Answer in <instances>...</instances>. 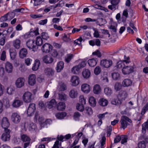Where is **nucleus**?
Returning a JSON list of instances; mask_svg holds the SVG:
<instances>
[{"instance_id": "nucleus-1", "label": "nucleus", "mask_w": 148, "mask_h": 148, "mask_svg": "<svg viewBox=\"0 0 148 148\" xmlns=\"http://www.w3.org/2000/svg\"><path fill=\"white\" fill-rule=\"evenodd\" d=\"M127 121L130 123H132V120L128 117L125 116H122L120 121L121 127L124 129L126 128L128 125Z\"/></svg>"}, {"instance_id": "nucleus-2", "label": "nucleus", "mask_w": 148, "mask_h": 148, "mask_svg": "<svg viewBox=\"0 0 148 148\" xmlns=\"http://www.w3.org/2000/svg\"><path fill=\"white\" fill-rule=\"evenodd\" d=\"M135 66H125L122 69V72L124 75H129L133 73L135 68Z\"/></svg>"}, {"instance_id": "nucleus-3", "label": "nucleus", "mask_w": 148, "mask_h": 148, "mask_svg": "<svg viewBox=\"0 0 148 148\" xmlns=\"http://www.w3.org/2000/svg\"><path fill=\"white\" fill-rule=\"evenodd\" d=\"M21 140L25 143L24 148H26L30 145L31 139L30 137L26 134H23L21 136Z\"/></svg>"}, {"instance_id": "nucleus-4", "label": "nucleus", "mask_w": 148, "mask_h": 148, "mask_svg": "<svg viewBox=\"0 0 148 148\" xmlns=\"http://www.w3.org/2000/svg\"><path fill=\"white\" fill-rule=\"evenodd\" d=\"M27 47L29 49H32L34 51H36L38 48V47L35 43V40H28L26 42Z\"/></svg>"}, {"instance_id": "nucleus-5", "label": "nucleus", "mask_w": 148, "mask_h": 148, "mask_svg": "<svg viewBox=\"0 0 148 148\" xmlns=\"http://www.w3.org/2000/svg\"><path fill=\"white\" fill-rule=\"evenodd\" d=\"M23 98L25 102L29 103L31 102L33 99V97L31 93L29 92H26L23 94Z\"/></svg>"}, {"instance_id": "nucleus-6", "label": "nucleus", "mask_w": 148, "mask_h": 148, "mask_svg": "<svg viewBox=\"0 0 148 148\" xmlns=\"http://www.w3.org/2000/svg\"><path fill=\"white\" fill-rule=\"evenodd\" d=\"M10 132L11 130L9 129H6L4 130V132L3 133L1 137L2 140L6 142L10 140Z\"/></svg>"}, {"instance_id": "nucleus-7", "label": "nucleus", "mask_w": 148, "mask_h": 148, "mask_svg": "<svg viewBox=\"0 0 148 148\" xmlns=\"http://www.w3.org/2000/svg\"><path fill=\"white\" fill-rule=\"evenodd\" d=\"M11 119L14 123L17 124L20 122L21 117L17 113L14 112L13 113L11 116Z\"/></svg>"}, {"instance_id": "nucleus-8", "label": "nucleus", "mask_w": 148, "mask_h": 148, "mask_svg": "<svg viewBox=\"0 0 148 148\" xmlns=\"http://www.w3.org/2000/svg\"><path fill=\"white\" fill-rule=\"evenodd\" d=\"M36 110L35 104L34 103L29 104L27 109V114L29 116H32Z\"/></svg>"}, {"instance_id": "nucleus-9", "label": "nucleus", "mask_w": 148, "mask_h": 148, "mask_svg": "<svg viewBox=\"0 0 148 148\" xmlns=\"http://www.w3.org/2000/svg\"><path fill=\"white\" fill-rule=\"evenodd\" d=\"M25 80L23 77H20L16 81L15 85L17 88H21L24 86Z\"/></svg>"}, {"instance_id": "nucleus-10", "label": "nucleus", "mask_w": 148, "mask_h": 148, "mask_svg": "<svg viewBox=\"0 0 148 148\" xmlns=\"http://www.w3.org/2000/svg\"><path fill=\"white\" fill-rule=\"evenodd\" d=\"M1 124V126L4 130L8 129V128L10 126V123L8 119L6 117H4L2 119Z\"/></svg>"}, {"instance_id": "nucleus-11", "label": "nucleus", "mask_w": 148, "mask_h": 148, "mask_svg": "<svg viewBox=\"0 0 148 148\" xmlns=\"http://www.w3.org/2000/svg\"><path fill=\"white\" fill-rule=\"evenodd\" d=\"M52 46L48 43H45L42 47V50L44 53H49L52 50Z\"/></svg>"}, {"instance_id": "nucleus-12", "label": "nucleus", "mask_w": 148, "mask_h": 148, "mask_svg": "<svg viewBox=\"0 0 148 148\" xmlns=\"http://www.w3.org/2000/svg\"><path fill=\"white\" fill-rule=\"evenodd\" d=\"M112 61L111 60H103L101 61L100 64L102 66L105 68H108L112 64Z\"/></svg>"}, {"instance_id": "nucleus-13", "label": "nucleus", "mask_w": 148, "mask_h": 148, "mask_svg": "<svg viewBox=\"0 0 148 148\" xmlns=\"http://www.w3.org/2000/svg\"><path fill=\"white\" fill-rule=\"evenodd\" d=\"M71 82L72 85L73 86H76L79 83L80 80L79 77L76 75H73L71 77Z\"/></svg>"}, {"instance_id": "nucleus-14", "label": "nucleus", "mask_w": 148, "mask_h": 148, "mask_svg": "<svg viewBox=\"0 0 148 148\" xmlns=\"http://www.w3.org/2000/svg\"><path fill=\"white\" fill-rule=\"evenodd\" d=\"M119 1V0H111L110 2L112 5H109L108 8L112 10H116Z\"/></svg>"}, {"instance_id": "nucleus-15", "label": "nucleus", "mask_w": 148, "mask_h": 148, "mask_svg": "<svg viewBox=\"0 0 148 148\" xmlns=\"http://www.w3.org/2000/svg\"><path fill=\"white\" fill-rule=\"evenodd\" d=\"M36 82V77L35 75L32 74L30 75L28 77V83L31 86L34 85Z\"/></svg>"}, {"instance_id": "nucleus-16", "label": "nucleus", "mask_w": 148, "mask_h": 148, "mask_svg": "<svg viewBox=\"0 0 148 148\" xmlns=\"http://www.w3.org/2000/svg\"><path fill=\"white\" fill-rule=\"evenodd\" d=\"M43 60L45 63L51 64L53 62V60L50 55H47L43 57Z\"/></svg>"}, {"instance_id": "nucleus-17", "label": "nucleus", "mask_w": 148, "mask_h": 148, "mask_svg": "<svg viewBox=\"0 0 148 148\" xmlns=\"http://www.w3.org/2000/svg\"><path fill=\"white\" fill-rule=\"evenodd\" d=\"M13 66L12 64L9 62H7L5 64V70L8 73H11L13 70Z\"/></svg>"}, {"instance_id": "nucleus-18", "label": "nucleus", "mask_w": 148, "mask_h": 148, "mask_svg": "<svg viewBox=\"0 0 148 148\" xmlns=\"http://www.w3.org/2000/svg\"><path fill=\"white\" fill-rule=\"evenodd\" d=\"M81 88L82 91L84 93H88L90 91V87L89 85L84 84L82 85Z\"/></svg>"}, {"instance_id": "nucleus-19", "label": "nucleus", "mask_w": 148, "mask_h": 148, "mask_svg": "<svg viewBox=\"0 0 148 148\" xmlns=\"http://www.w3.org/2000/svg\"><path fill=\"white\" fill-rule=\"evenodd\" d=\"M44 72L45 74L48 76H52L54 73L53 69L50 67L45 68L44 70Z\"/></svg>"}, {"instance_id": "nucleus-20", "label": "nucleus", "mask_w": 148, "mask_h": 148, "mask_svg": "<svg viewBox=\"0 0 148 148\" xmlns=\"http://www.w3.org/2000/svg\"><path fill=\"white\" fill-rule=\"evenodd\" d=\"M21 42L18 39H16L13 41L12 44L14 47L16 49H19L21 46Z\"/></svg>"}, {"instance_id": "nucleus-21", "label": "nucleus", "mask_w": 148, "mask_h": 148, "mask_svg": "<svg viewBox=\"0 0 148 148\" xmlns=\"http://www.w3.org/2000/svg\"><path fill=\"white\" fill-rule=\"evenodd\" d=\"M23 102L22 101L18 99H15L12 104L14 107L17 108L23 104Z\"/></svg>"}, {"instance_id": "nucleus-22", "label": "nucleus", "mask_w": 148, "mask_h": 148, "mask_svg": "<svg viewBox=\"0 0 148 148\" xmlns=\"http://www.w3.org/2000/svg\"><path fill=\"white\" fill-rule=\"evenodd\" d=\"M27 54V49L25 48L22 49L19 52V56L20 58H23L26 56Z\"/></svg>"}, {"instance_id": "nucleus-23", "label": "nucleus", "mask_w": 148, "mask_h": 148, "mask_svg": "<svg viewBox=\"0 0 148 148\" xmlns=\"http://www.w3.org/2000/svg\"><path fill=\"white\" fill-rule=\"evenodd\" d=\"M83 77L85 79L89 78L90 75V72L88 69H84L82 72Z\"/></svg>"}, {"instance_id": "nucleus-24", "label": "nucleus", "mask_w": 148, "mask_h": 148, "mask_svg": "<svg viewBox=\"0 0 148 148\" xmlns=\"http://www.w3.org/2000/svg\"><path fill=\"white\" fill-rule=\"evenodd\" d=\"M132 82L129 79H125L122 82V84L124 87H128L131 85Z\"/></svg>"}, {"instance_id": "nucleus-25", "label": "nucleus", "mask_w": 148, "mask_h": 148, "mask_svg": "<svg viewBox=\"0 0 148 148\" xmlns=\"http://www.w3.org/2000/svg\"><path fill=\"white\" fill-rule=\"evenodd\" d=\"M101 91V88L100 85L96 84L93 86V92L94 93L96 94H99Z\"/></svg>"}, {"instance_id": "nucleus-26", "label": "nucleus", "mask_w": 148, "mask_h": 148, "mask_svg": "<svg viewBox=\"0 0 148 148\" xmlns=\"http://www.w3.org/2000/svg\"><path fill=\"white\" fill-rule=\"evenodd\" d=\"M64 67V63L62 61H60L58 63L56 69L58 72H60Z\"/></svg>"}, {"instance_id": "nucleus-27", "label": "nucleus", "mask_w": 148, "mask_h": 148, "mask_svg": "<svg viewBox=\"0 0 148 148\" xmlns=\"http://www.w3.org/2000/svg\"><path fill=\"white\" fill-rule=\"evenodd\" d=\"M77 90L75 89H73L70 91L69 95L71 98H74L77 97Z\"/></svg>"}, {"instance_id": "nucleus-28", "label": "nucleus", "mask_w": 148, "mask_h": 148, "mask_svg": "<svg viewBox=\"0 0 148 148\" xmlns=\"http://www.w3.org/2000/svg\"><path fill=\"white\" fill-rule=\"evenodd\" d=\"M88 62L90 66L93 67L96 65L97 62L96 59L92 58L88 60Z\"/></svg>"}, {"instance_id": "nucleus-29", "label": "nucleus", "mask_w": 148, "mask_h": 148, "mask_svg": "<svg viewBox=\"0 0 148 148\" xmlns=\"http://www.w3.org/2000/svg\"><path fill=\"white\" fill-rule=\"evenodd\" d=\"M56 102L55 99H51L47 105V107L51 109L53 107H55L56 105Z\"/></svg>"}, {"instance_id": "nucleus-30", "label": "nucleus", "mask_w": 148, "mask_h": 148, "mask_svg": "<svg viewBox=\"0 0 148 148\" xmlns=\"http://www.w3.org/2000/svg\"><path fill=\"white\" fill-rule=\"evenodd\" d=\"M65 107V103L63 102H60L57 105V108L58 110H63Z\"/></svg>"}, {"instance_id": "nucleus-31", "label": "nucleus", "mask_w": 148, "mask_h": 148, "mask_svg": "<svg viewBox=\"0 0 148 148\" xmlns=\"http://www.w3.org/2000/svg\"><path fill=\"white\" fill-rule=\"evenodd\" d=\"M40 64V63L39 60H36L32 67V70L34 71L37 70L38 69Z\"/></svg>"}, {"instance_id": "nucleus-32", "label": "nucleus", "mask_w": 148, "mask_h": 148, "mask_svg": "<svg viewBox=\"0 0 148 148\" xmlns=\"http://www.w3.org/2000/svg\"><path fill=\"white\" fill-rule=\"evenodd\" d=\"M89 102L90 105L92 106H95L96 104V101L95 98L92 97H90L89 99Z\"/></svg>"}, {"instance_id": "nucleus-33", "label": "nucleus", "mask_w": 148, "mask_h": 148, "mask_svg": "<svg viewBox=\"0 0 148 148\" xmlns=\"http://www.w3.org/2000/svg\"><path fill=\"white\" fill-rule=\"evenodd\" d=\"M119 95L121 97V99L125 100L127 97L128 94L126 91L121 90L119 92Z\"/></svg>"}, {"instance_id": "nucleus-34", "label": "nucleus", "mask_w": 148, "mask_h": 148, "mask_svg": "<svg viewBox=\"0 0 148 148\" xmlns=\"http://www.w3.org/2000/svg\"><path fill=\"white\" fill-rule=\"evenodd\" d=\"M66 115V112H59L56 114V116L58 119H63Z\"/></svg>"}, {"instance_id": "nucleus-35", "label": "nucleus", "mask_w": 148, "mask_h": 148, "mask_svg": "<svg viewBox=\"0 0 148 148\" xmlns=\"http://www.w3.org/2000/svg\"><path fill=\"white\" fill-rule=\"evenodd\" d=\"M35 43L37 46H40L42 44L43 40L40 36H38L36 37Z\"/></svg>"}, {"instance_id": "nucleus-36", "label": "nucleus", "mask_w": 148, "mask_h": 148, "mask_svg": "<svg viewBox=\"0 0 148 148\" xmlns=\"http://www.w3.org/2000/svg\"><path fill=\"white\" fill-rule=\"evenodd\" d=\"M99 103L100 105L103 106H104L107 105L108 101L105 99L101 98L99 100Z\"/></svg>"}, {"instance_id": "nucleus-37", "label": "nucleus", "mask_w": 148, "mask_h": 148, "mask_svg": "<svg viewBox=\"0 0 148 148\" xmlns=\"http://www.w3.org/2000/svg\"><path fill=\"white\" fill-rule=\"evenodd\" d=\"M122 99H118L117 100H115V99L112 101L111 102L112 104L116 105L117 106H120L122 102Z\"/></svg>"}, {"instance_id": "nucleus-38", "label": "nucleus", "mask_w": 148, "mask_h": 148, "mask_svg": "<svg viewBox=\"0 0 148 148\" xmlns=\"http://www.w3.org/2000/svg\"><path fill=\"white\" fill-rule=\"evenodd\" d=\"M60 86L59 90L61 91H63L66 89V84L62 82H60L59 83Z\"/></svg>"}, {"instance_id": "nucleus-39", "label": "nucleus", "mask_w": 148, "mask_h": 148, "mask_svg": "<svg viewBox=\"0 0 148 148\" xmlns=\"http://www.w3.org/2000/svg\"><path fill=\"white\" fill-rule=\"evenodd\" d=\"M81 68H80V67L78 65H76L75 66H74L71 70L72 72L75 74H77L78 73L79 71V69Z\"/></svg>"}, {"instance_id": "nucleus-40", "label": "nucleus", "mask_w": 148, "mask_h": 148, "mask_svg": "<svg viewBox=\"0 0 148 148\" xmlns=\"http://www.w3.org/2000/svg\"><path fill=\"white\" fill-rule=\"evenodd\" d=\"M59 99L61 101H66V100L67 95L63 92L59 94Z\"/></svg>"}, {"instance_id": "nucleus-41", "label": "nucleus", "mask_w": 148, "mask_h": 148, "mask_svg": "<svg viewBox=\"0 0 148 148\" xmlns=\"http://www.w3.org/2000/svg\"><path fill=\"white\" fill-rule=\"evenodd\" d=\"M73 57V54H67L65 57V61L67 63L69 62Z\"/></svg>"}, {"instance_id": "nucleus-42", "label": "nucleus", "mask_w": 148, "mask_h": 148, "mask_svg": "<svg viewBox=\"0 0 148 148\" xmlns=\"http://www.w3.org/2000/svg\"><path fill=\"white\" fill-rule=\"evenodd\" d=\"M122 86L120 83H116L114 86V88L116 91L120 90L122 88Z\"/></svg>"}, {"instance_id": "nucleus-43", "label": "nucleus", "mask_w": 148, "mask_h": 148, "mask_svg": "<svg viewBox=\"0 0 148 148\" xmlns=\"http://www.w3.org/2000/svg\"><path fill=\"white\" fill-rule=\"evenodd\" d=\"M85 112L88 116H90L92 114V110L91 108L86 107L85 110Z\"/></svg>"}, {"instance_id": "nucleus-44", "label": "nucleus", "mask_w": 148, "mask_h": 148, "mask_svg": "<svg viewBox=\"0 0 148 148\" xmlns=\"http://www.w3.org/2000/svg\"><path fill=\"white\" fill-rule=\"evenodd\" d=\"M104 92L105 94L109 96L112 93V91L110 88L107 87L104 89Z\"/></svg>"}, {"instance_id": "nucleus-45", "label": "nucleus", "mask_w": 148, "mask_h": 148, "mask_svg": "<svg viewBox=\"0 0 148 148\" xmlns=\"http://www.w3.org/2000/svg\"><path fill=\"white\" fill-rule=\"evenodd\" d=\"M36 128V124L33 123H30L29 125V129L30 131L35 130Z\"/></svg>"}, {"instance_id": "nucleus-46", "label": "nucleus", "mask_w": 148, "mask_h": 148, "mask_svg": "<svg viewBox=\"0 0 148 148\" xmlns=\"http://www.w3.org/2000/svg\"><path fill=\"white\" fill-rule=\"evenodd\" d=\"M101 71V67L99 66H97L94 70V73L97 75H99Z\"/></svg>"}, {"instance_id": "nucleus-47", "label": "nucleus", "mask_w": 148, "mask_h": 148, "mask_svg": "<svg viewBox=\"0 0 148 148\" xmlns=\"http://www.w3.org/2000/svg\"><path fill=\"white\" fill-rule=\"evenodd\" d=\"M148 110V103H146L143 108L141 112V114L142 115H144L146 111Z\"/></svg>"}, {"instance_id": "nucleus-48", "label": "nucleus", "mask_w": 148, "mask_h": 148, "mask_svg": "<svg viewBox=\"0 0 148 148\" xmlns=\"http://www.w3.org/2000/svg\"><path fill=\"white\" fill-rule=\"evenodd\" d=\"M124 66V62L122 61H119L117 63L116 66L118 68L120 69L123 68Z\"/></svg>"}, {"instance_id": "nucleus-49", "label": "nucleus", "mask_w": 148, "mask_h": 148, "mask_svg": "<svg viewBox=\"0 0 148 148\" xmlns=\"http://www.w3.org/2000/svg\"><path fill=\"white\" fill-rule=\"evenodd\" d=\"M9 20L13 18L15 16V13L13 11L12 12H8L7 14Z\"/></svg>"}, {"instance_id": "nucleus-50", "label": "nucleus", "mask_w": 148, "mask_h": 148, "mask_svg": "<svg viewBox=\"0 0 148 148\" xmlns=\"http://www.w3.org/2000/svg\"><path fill=\"white\" fill-rule=\"evenodd\" d=\"M10 55L11 58L14 60L15 58L16 55V53L15 51V50H10Z\"/></svg>"}, {"instance_id": "nucleus-51", "label": "nucleus", "mask_w": 148, "mask_h": 148, "mask_svg": "<svg viewBox=\"0 0 148 148\" xmlns=\"http://www.w3.org/2000/svg\"><path fill=\"white\" fill-rule=\"evenodd\" d=\"M34 1V5L37 6L40 5L42 2H44L45 0H33Z\"/></svg>"}, {"instance_id": "nucleus-52", "label": "nucleus", "mask_w": 148, "mask_h": 148, "mask_svg": "<svg viewBox=\"0 0 148 148\" xmlns=\"http://www.w3.org/2000/svg\"><path fill=\"white\" fill-rule=\"evenodd\" d=\"M127 137L126 136L122 135L121 136V143L124 144L125 143L127 142Z\"/></svg>"}, {"instance_id": "nucleus-53", "label": "nucleus", "mask_w": 148, "mask_h": 148, "mask_svg": "<svg viewBox=\"0 0 148 148\" xmlns=\"http://www.w3.org/2000/svg\"><path fill=\"white\" fill-rule=\"evenodd\" d=\"M139 148H145L146 145L144 141H142L140 142L138 145Z\"/></svg>"}, {"instance_id": "nucleus-54", "label": "nucleus", "mask_w": 148, "mask_h": 148, "mask_svg": "<svg viewBox=\"0 0 148 148\" xmlns=\"http://www.w3.org/2000/svg\"><path fill=\"white\" fill-rule=\"evenodd\" d=\"M113 79L115 80H117L119 77V74L118 73H114L112 75Z\"/></svg>"}, {"instance_id": "nucleus-55", "label": "nucleus", "mask_w": 148, "mask_h": 148, "mask_svg": "<svg viewBox=\"0 0 148 148\" xmlns=\"http://www.w3.org/2000/svg\"><path fill=\"white\" fill-rule=\"evenodd\" d=\"M81 116V114L78 112H76L74 113L73 115L74 119L76 120H78Z\"/></svg>"}, {"instance_id": "nucleus-56", "label": "nucleus", "mask_w": 148, "mask_h": 148, "mask_svg": "<svg viewBox=\"0 0 148 148\" xmlns=\"http://www.w3.org/2000/svg\"><path fill=\"white\" fill-rule=\"evenodd\" d=\"M41 36L42 39L45 40H47L49 38V36L47 33L45 32L42 33Z\"/></svg>"}, {"instance_id": "nucleus-57", "label": "nucleus", "mask_w": 148, "mask_h": 148, "mask_svg": "<svg viewBox=\"0 0 148 148\" xmlns=\"http://www.w3.org/2000/svg\"><path fill=\"white\" fill-rule=\"evenodd\" d=\"M112 131V127L110 125L107 127V136L109 137L111 134Z\"/></svg>"}, {"instance_id": "nucleus-58", "label": "nucleus", "mask_w": 148, "mask_h": 148, "mask_svg": "<svg viewBox=\"0 0 148 148\" xmlns=\"http://www.w3.org/2000/svg\"><path fill=\"white\" fill-rule=\"evenodd\" d=\"M79 101L81 103L80 104L84 105L86 104V99L84 98L83 96H81L79 97Z\"/></svg>"}, {"instance_id": "nucleus-59", "label": "nucleus", "mask_w": 148, "mask_h": 148, "mask_svg": "<svg viewBox=\"0 0 148 148\" xmlns=\"http://www.w3.org/2000/svg\"><path fill=\"white\" fill-rule=\"evenodd\" d=\"M14 90L11 87H8L6 89L7 92L9 95H12L14 92Z\"/></svg>"}, {"instance_id": "nucleus-60", "label": "nucleus", "mask_w": 148, "mask_h": 148, "mask_svg": "<svg viewBox=\"0 0 148 148\" xmlns=\"http://www.w3.org/2000/svg\"><path fill=\"white\" fill-rule=\"evenodd\" d=\"M82 40V39L81 37L75 40L74 42V45H80L81 43Z\"/></svg>"}, {"instance_id": "nucleus-61", "label": "nucleus", "mask_w": 148, "mask_h": 148, "mask_svg": "<svg viewBox=\"0 0 148 148\" xmlns=\"http://www.w3.org/2000/svg\"><path fill=\"white\" fill-rule=\"evenodd\" d=\"M77 109L78 110L80 111H83L84 110V107L82 104H78V105H77Z\"/></svg>"}, {"instance_id": "nucleus-62", "label": "nucleus", "mask_w": 148, "mask_h": 148, "mask_svg": "<svg viewBox=\"0 0 148 148\" xmlns=\"http://www.w3.org/2000/svg\"><path fill=\"white\" fill-rule=\"evenodd\" d=\"M8 20L9 19L7 14L2 16L0 18V21L1 22L6 21Z\"/></svg>"}, {"instance_id": "nucleus-63", "label": "nucleus", "mask_w": 148, "mask_h": 148, "mask_svg": "<svg viewBox=\"0 0 148 148\" xmlns=\"http://www.w3.org/2000/svg\"><path fill=\"white\" fill-rule=\"evenodd\" d=\"M6 58V52L5 51H3L1 54V60L3 61H4Z\"/></svg>"}, {"instance_id": "nucleus-64", "label": "nucleus", "mask_w": 148, "mask_h": 148, "mask_svg": "<svg viewBox=\"0 0 148 148\" xmlns=\"http://www.w3.org/2000/svg\"><path fill=\"white\" fill-rule=\"evenodd\" d=\"M59 141L57 140L55 143L52 147V148H59V146H61V143L59 144Z\"/></svg>"}]
</instances>
